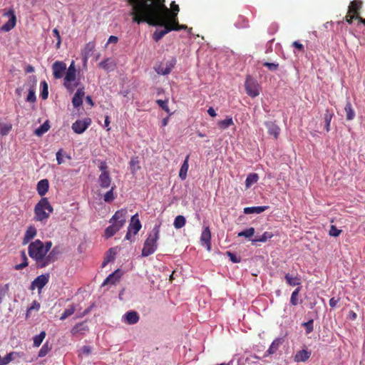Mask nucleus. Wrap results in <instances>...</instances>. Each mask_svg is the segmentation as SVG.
<instances>
[{"instance_id":"35","label":"nucleus","mask_w":365,"mask_h":365,"mask_svg":"<svg viewBox=\"0 0 365 365\" xmlns=\"http://www.w3.org/2000/svg\"><path fill=\"white\" fill-rule=\"evenodd\" d=\"M274 237V234L269 232H264L262 236L257 237L255 239H252V244H255L257 242H265L268 239H270Z\"/></svg>"},{"instance_id":"46","label":"nucleus","mask_w":365,"mask_h":365,"mask_svg":"<svg viewBox=\"0 0 365 365\" xmlns=\"http://www.w3.org/2000/svg\"><path fill=\"white\" fill-rule=\"evenodd\" d=\"M255 230L253 227H250L248 229H245L243 231L238 233V237H245L246 238H249L252 237L255 234Z\"/></svg>"},{"instance_id":"48","label":"nucleus","mask_w":365,"mask_h":365,"mask_svg":"<svg viewBox=\"0 0 365 365\" xmlns=\"http://www.w3.org/2000/svg\"><path fill=\"white\" fill-rule=\"evenodd\" d=\"M139 160H138L137 157L135 158H132L130 160V165L131 168V172L133 173H135L136 170H139L140 167L139 166Z\"/></svg>"},{"instance_id":"7","label":"nucleus","mask_w":365,"mask_h":365,"mask_svg":"<svg viewBox=\"0 0 365 365\" xmlns=\"http://www.w3.org/2000/svg\"><path fill=\"white\" fill-rule=\"evenodd\" d=\"M259 84L254 78L248 76L245 78V91L251 98H256L259 95Z\"/></svg>"},{"instance_id":"13","label":"nucleus","mask_w":365,"mask_h":365,"mask_svg":"<svg viewBox=\"0 0 365 365\" xmlns=\"http://www.w3.org/2000/svg\"><path fill=\"white\" fill-rule=\"evenodd\" d=\"M4 16H7L9 17V19L6 23H5L1 28V30L4 31H9L14 27L16 23V17L15 15V11L13 9H9L6 13L4 14Z\"/></svg>"},{"instance_id":"50","label":"nucleus","mask_w":365,"mask_h":365,"mask_svg":"<svg viewBox=\"0 0 365 365\" xmlns=\"http://www.w3.org/2000/svg\"><path fill=\"white\" fill-rule=\"evenodd\" d=\"M303 326H304L306 329L307 334L312 333L314 330V320L310 319L307 321V322L302 324Z\"/></svg>"},{"instance_id":"23","label":"nucleus","mask_w":365,"mask_h":365,"mask_svg":"<svg viewBox=\"0 0 365 365\" xmlns=\"http://www.w3.org/2000/svg\"><path fill=\"white\" fill-rule=\"evenodd\" d=\"M36 235V229L34 225H29L25 232L24 237L23 238V244L26 245V244L29 243L31 240L35 237Z\"/></svg>"},{"instance_id":"18","label":"nucleus","mask_w":365,"mask_h":365,"mask_svg":"<svg viewBox=\"0 0 365 365\" xmlns=\"http://www.w3.org/2000/svg\"><path fill=\"white\" fill-rule=\"evenodd\" d=\"M284 279L287 284L290 286H300L301 284V278L298 274L293 275V274L286 273L284 275Z\"/></svg>"},{"instance_id":"63","label":"nucleus","mask_w":365,"mask_h":365,"mask_svg":"<svg viewBox=\"0 0 365 365\" xmlns=\"http://www.w3.org/2000/svg\"><path fill=\"white\" fill-rule=\"evenodd\" d=\"M56 160H57V163L58 165H61L63 163V160L62 158V150H59L57 151L56 153Z\"/></svg>"},{"instance_id":"49","label":"nucleus","mask_w":365,"mask_h":365,"mask_svg":"<svg viewBox=\"0 0 365 365\" xmlns=\"http://www.w3.org/2000/svg\"><path fill=\"white\" fill-rule=\"evenodd\" d=\"M156 103L159 107L163 108V110H165L167 113L170 112V108L168 106L167 100L158 99Z\"/></svg>"},{"instance_id":"34","label":"nucleus","mask_w":365,"mask_h":365,"mask_svg":"<svg viewBox=\"0 0 365 365\" xmlns=\"http://www.w3.org/2000/svg\"><path fill=\"white\" fill-rule=\"evenodd\" d=\"M334 116L333 111H331L329 110H327L324 115V120L325 122V129L327 131L330 130V123L332 120V118Z\"/></svg>"},{"instance_id":"60","label":"nucleus","mask_w":365,"mask_h":365,"mask_svg":"<svg viewBox=\"0 0 365 365\" xmlns=\"http://www.w3.org/2000/svg\"><path fill=\"white\" fill-rule=\"evenodd\" d=\"M293 47L296 48L298 51L304 52V46L299 41L292 42Z\"/></svg>"},{"instance_id":"5","label":"nucleus","mask_w":365,"mask_h":365,"mask_svg":"<svg viewBox=\"0 0 365 365\" xmlns=\"http://www.w3.org/2000/svg\"><path fill=\"white\" fill-rule=\"evenodd\" d=\"M63 86L70 92H73L76 87L78 86V82L76 81V68L73 61H71L68 68H66Z\"/></svg>"},{"instance_id":"57","label":"nucleus","mask_w":365,"mask_h":365,"mask_svg":"<svg viewBox=\"0 0 365 365\" xmlns=\"http://www.w3.org/2000/svg\"><path fill=\"white\" fill-rule=\"evenodd\" d=\"M263 65L267 67L270 71H276L279 68V63H267V61H265Z\"/></svg>"},{"instance_id":"58","label":"nucleus","mask_w":365,"mask_h":365,"mask_svg":"<svg viewBox=\"0 0 365 365\" xmlns=\"http://www.w3.org/2000/svg\"><path fill=\"white\" fill-rule=\"evenodd\" d=\"M227 255L230 257L232 262H233V263L240 262V258L237 257V255L234 253H232V252L227 251Z\"/></svg>"},{"instance_id":"45","label":"nucleus","mask_w":365,"mask_h":365,"mask_svg":"<svg viewBox=\"0 0 365 365\" xmlns=\"http://www.w3.org/2000/svg\"><path fill=\"white\" fill-rule=\"evenodd\" d=\"M76 311V307L73 305L70 306L69 308H67L66 310L63 311L62 313L60 319L61 320H65L68 318V317L73 315V314Z\"/></svg>"},{"instance_id":"43","label":"nucleus","mask_w":365,"mask_h":365,"mask_svg":"<svg viewBox=\"0 0 365 365\" xmlns=\"http://www.w3.org/2000/svg\"><path fill=\"white\" fill-rule=\"evenodd\" d=\"M12 128V125L10 123L5 124L0 120V134L1 135H8Z\"/></svg>"},{"instance_id":"8","label":"nucleus","mask_w":365,"mask_h":365,"mask_svg":"<svg viewBox=\"0 0 365 365\" xmlns=\"http://www.w3.org/2000/svg\"><path fill=\"white\" fill-rule=\"evenodd\" d=\"M91 124V118H85L83 120H76L72 124V130L77 134L83 133V132L88 129L89 125Z\"/></svg>"},{"instance_id":"47","label":"nucleus","mask_w":365,"mask_h":365,"mask_svg":"<svg viewBox=\"0 0 365 365\" xmlns=\"http://www.w3.org/2000/svg\"><path fill=\"white\" fill-rule=\"evenodd\" d=\"M41 86L42 88L41 93V98L43 99H47L48 96V83L46 81H43L41 82Z\"/></svg>"},{"instance_id":"33","label":"nucleus","mask_w":365,"mask_h":365,"mask_svg":"<svg viewBox=\"0 0 365 365\" xmlns=\"http://www.w3.org/2000/svg\"><path fill=\"white\" fill-rule=\"evenodd\" d=\"M57 259V256H55V252H53L52 250L50 251V252L45 255L44 260L43 263V268L46 267V266H48L51 263L55 262V261Z\"/></svg>"},{"instance_id":"42","label":"nucleus","mask_w":365,"mask_h":365,"mask_svg":"<svg viewBox=\"0 0 365 365\" xmlns=\"http://www.w3.org/2000/svg\"><path fill=\"white\" fill-rule=\"evenodd\" d=\"M116 256V249L115 247H111L108 252V255L105 260L103 261L102 265L105 266L106 264L109 263L110 261L115 259Z\"/></svg>"},{"instance_id":"64","label":"nucleus","mask_w":365,"mask_h":365,"mask_svg":"<svg viewBox=\"0 0 365 365\" xmlns=\"http://www.w3.org/2000/svg\"><path fill=\"white\" fill-rule=\"evenodd\" d=\"M99 169L101 171V173H109L108 170V165L107 164L105 163V161H103V163H101L99 165Z\"/></svg>"},{"instance_id":"1","label":"nucleus","mask_w":365,"mask_h":365,"mask_svg":"<svg viewBox=\"0 0 365 365\" xmlns=\"http://www.w3.org/2000/svg\"><path fill=\"white\" fill-rule=\"evenodd\" d=\"M165 3V0H140L138 16L134 18V22H145L150 26L163 28L168 24L176 23L180 11L179 5L173 1L169 9Z\"/></svg>"},{"instance_id":"26","label":"nucleus","mask_w":365,"mask_h":365,"mask_svg":"<svg viewBox=\"0 0 365 365\" xmlns=\"http://www.w3.org/2000/svg\"><path fill=\"white\" fill-rule=\"evenodd\" d=\"M110 190L107 191L103 195V200L105 202H112L113 200H114L116 197V195L115 194V190L116 188V186L115 184H113L111 186L109 187Z\"/></svg>"},{"instance_id":"32","label":"nucleus","mask_w":365,"mask_h":365,"mask_svg":"<svg viewBox=\"0 0 365 365\" xmlns=\"http://www.w3.org/2000/svg\"><path fill=\"white\" fill-rule=\"evenodd\" d=\"M282 343V339H279V338H277L275 340H274L269 347L267 349V351L269 354H273L277 352V351L279 349V346Z\"/></svg>"},{"instance_id":"24","label":"nucleus","mask_w":365,"mask_h":365,"mask_svg":"<svg viewBox=\"0 0 365 365\" xmlns=\"http://www.w3.org/2000/svg\"><path fill=\"white\" fill-rule=\"evenodd\" d=\"M88 329V326L86 324L85 322H81L78 324H76L73 327V328L71 330V332L73 336H77V334H83Z\"/></svg>"},{"instance_id":"40","label":"nucleus","mask_w":365,"mask_h":365,"mask_svg":"<svg viewBox=\"0 0 365 365\" xmlns=\"http://www.w3.org/2000/svg\"><path fill=\"white\" fill-rule=\"evenodd\" d=\"M186 220L182 215H178L173 222V226L176 229H180L185 226Z\"/></svg>"},{"instance_id":"11","label":"nucleus","mask_w":365,"mask_h":365,"mask_svg":"<svg viewBox=\"0 0 365 365\" xmlns=\"http://www.w3.org/2000/svg\"><path fill=\"white\" fill-rule=\"evenodd\" d=\"M53 74L55 78H61L65 74L66 64L64 61H56L52 65Z\"/></svg>"},{"instance_id":"39","label":"nucleus","mask_w":365,"mask_h":365,"mask_svg":"<svg viewBox=\"0 0 365 365\" xmlns=\"http://www.w3.org/2000/svg\"><path fill=\"white\" fill-rule=\"evenodd\" d=\"M259 179L257 173H250L245 179V186L250 187L253 183L257 182Z\"/></svg>"},{"instance_id":"20","label":"nucleus","mask_w":365,"mask_h":365,"mask_svg":"<svg viewBox=\"0 0 365 365\" xmlns=\"http://www.w3.org/2000/svg\"><path fill=\"white\" fill-rule=\"evenodd\" d=\"M200 241L205 244L207 250H210L211 247V232L209 227H205L201 235Z\"/></svg>"},{"instance_id":"25","label":"nucleus","mask_w":365,"mask_h":365,"mask_svg":"<svg viewBox=\"0 0 365 365\" xmlns=\"http://www.w3.org/2000/svg\"><path fill=\"white\" fill-rule=\"evenodd\" d=\"M128 3L130 4L132 9L130 12V16H132L133 21L134 22V18L138 16L140 9V0H127Z\"/></svg>"},{"instance_id":"3","label":"nucleus","mask_w":365,"mask_h":365,"mask_svg":"<svg viewBox=\"0 0 365 365\" xmlns=\"http://www.w3.org/2000/svg\"><path fill=\"white\" fill-rule=\"evenodd\" d=\"M159 233L160 227L159 225H155L144 242V246L141 252L142 256L147 257L155 252L158 247Z\"/></svg>"},{"instance_id":"31","label":"nucleus","mask_w":365,"mask_h":365,"mask_svg":"<svg viewBox=\"0 0 365 365\" xmlns=\"http://www.w3.org/2000/svg\"><path fill=\"white\" fill-rule=\"evenodd\" d=\"M346 115V120H352L354 118L355 113L350 101H347L344 107Z\"/></svg>"},{"instance_id":"19","label":"nucleus","mask_w":365,"mask_h":365,"mask_svg":"<svg viewBox=\"0 0 365 365\" xmlns=\"http://www.w3.org/2000/svg\"><path fill=\"white\" fill-rule=\"evenodd\" d=\"M123 317L125 319V322L128 324H137V322L140 319V317L138 314V312L135 311L127 312L123 316Z\"/></svg>"},{"instance_id":"10","label":"nucleus","mask_w":365,"mask_h":365,"mask_svg":"<svg viewBox=\"0 0 365 365\" xmlns=\"http://www.w3.org/2000/svg\"><path fill=\"white\" fill-rule=\"evenodd\" d=\"M49 280V274H42L40 276L36 277L34 281L31 282V289H42L43 287L47 284Z\"/></svg>"},{"instance_id":"17","label":"nucleus","mask_w":365,"mask_h":365,"mask_svg":"<svg viewBox=\"0 0 365 365\" xmlns=\"http://www.w3.org/2000/svg\"><path fill=\"white\" fill-rule=\"evenodd\" d=\"M265 125L267 126V133L269 135L274 136V138L277 139L279 138V134L280 133V128L279 125L274 123L272 121H267L265 122Z\"/></svg>"},{"instance_id":"27","label":"nucleus","mask_w":365,"mask_h":365,"mask_svg":"<svg viewBox=\"0 0 365 365\" xmlns=\"http://www.w3.org/2000/svg\"><path fill=\"white\" fill-rule=\"evenodd\" d=\"M189 157H190V155H188L185 157V159L180 167V170L179 172V177L182 180H185L186 179V178L187 177V172H188V168H189V165H188Z\"/></svg>"},{"instance_id":"14","label":"nucleus","mask_w":365,"mask_h":365,"mask_svg":"<svg viewBox=\"0 0 365 365\" xmlns=\"http://www.w3.org/2000/svg\"><path fill=\"white\" fill-rule=\"evenodd\" d=\"M98 182L101 189H108V187L112 185V178L110 173H101L98 178Z\"/></svg>"},{"instance_id":"21","label":"nucleus","mask_w":365,"mask_h":365,"mask_svg":"<svg viewBox=\"0 0 365 365\" xmlns=\"http://www.w3.org/2000/svg\"><path fill=\"white\" fill-rule=\"evenodd\" d=\"M49 189V182L46 178L38 182L36 185V190L41 196H43Z\"/></svg>"},{"instance_id":"51","label":"nucleus","mask_w":365,"mask_h":365,"mask_svg":"<svg viewBox=\"0 0 365 365\" xmlns=\"http://www.w3.org/2000/svg\"><path fill=\"white\" fill-rule=\"evenodd\" d=\"M50 350H51V349L49 348L48 344H43L39 351L38 356L40 358L44 357V356L48 354V353L50 351Z\"/></svg>"},{"instance_id":"29","label":"nucleus","mask_w":365,"mask_h":365,"mask_svg":"<svg viewBox=\"0 0 365 365\" xmlns=\"http://www.w3.org/2000/svg\"><path fill=\"white\" fill-rule=\"evenodd\" d=\"M267 206L247 207L244 208V212L245 215H250V213H261L267 210Z\"/></svg>"},{"instance_id":"44","label":"nucleus","mask_w":365,"mask_h":365,"mask_svg":"<svg viewBox=\"0 0 365 365\" xmlns=\"http://www.w3.org/2000/svg\"><path fill=\"white\" fill-rule=\"evenodd\" d=\"M46 336V333L45 331H41L38 335L34 337V346H41L43 340L45 339Z\"/></svg>"},{"instance_id":"9","label":"nucleus","mask_w":365,"mask_h":365,"mask_svg":"<svg viewBox=\"0 0 365 365\" xmlns=\"http://www.w3.org/2000/svg\"><path fill=\"white\" fill-rule=\"evenodd\" d=\"M127 211L125 208H122L115 212L114 215L110 219L109 222H115L118 230L123 227L126 222Z\"/></svg>"},{"instance_id":"52","label":"nucleus","mask_w":365,"mask_h":365,"mask_svg":"<svg viewBox=\"0 0 365 365\" xmlns=\"http://www.w3.org/2000/svg\"><path fill=\"white\" fill-rule=\"evenodd\" d=\"M9 289V284H6L3 286H0V303L2 302L5 294H7Z\"/></svg>"},{"instance_id":"36","label":"nucleus","mask_w":365,"mask_h":365,"mask_svg":"<svg viewBox=\"0 0 365 365\" xmlns=\"http://www.w3.org/2000/svg\"><path fill=\"white\" fill-rule=\"evenodd\" d=\"M50 125L48 121L44 122L41 125H40L38 128H36L34 131V133L41 137V135L47 133V131L50 129Z\"/></svg>"},{"instance_id":"41","label":"nucleus","mask_w":365,"mask_h":365,"mask_svg":"<svg viewBox=\"0 0 365 365\" xmlns=\"http://www.w3.org/2000/svg\"><path fill=\"white\" fill-rule=\"evenodd\" d=\"M118 272V271H115V272L110 274L109 276L104 280L103 285L108 284V283L110 284H115V283L119 280V276H116V273Z\"/></svg>"},{"instance_id":"2","label":"nucleus","mask_w":365,"mask_h":365,"mask_svg":"<svg viewBox=\"0 0 365 365\" xmlns=\"http://www.w3.org/2000/svg\"><path fill=\"white\" fill-rule=\"evenodd\" d=\"M34 217L36 221L46 223L53 212V207L50 204L47 197H42L34 207Z\"/></svg>"},{"instance_id":"16","label":"nucleus","mask_w":365,"mask_h":365,"mask_svg":"<svg viewBox=\"0 0 365 365\" xmlns=\"http://www.w3.org/2000/svg\"><path fill=\"white\" fill-rule=\"evenodd\" d=\"M130 230L132 231L133 235H136L142 228V224L138 218V215L135 214L131 217L130 224L128 226Z\"/></svg>"},{"instance_id":"61","label":"nucleus","mask_w":365,"mask_h":365,"mask_svg":"<svg viewBox=\"0 0 365 365\" xmlns=\"http://www.w3.org/2000/svg\"><path fill=\"white\" fill-rule=\"evenodd\" d=\"M91 349L90 346H83L79 354L88 355L91 354Z\"/></svg>"},{"instance_id":"55","label":"nucleus","mask_w":365,"mask_h":365,"mask_svg":"<svg viewBox=\"0 0 365 365\" xmlns=\"http://www.w3.org/2000/svg\"><path fill=\"white\" fill-rule=\"evenodd\" d=\"M83 99L80 98L76 94L73 96L72 98V103L75 108H78L83 104Z\"/></svg>"},{"instance_id":"30","label":"nucleus","mask_w":365,"mask_h":365,"mask_svg":"<svg viewBox=\"0 0 365 365\" xmlns=\"http://www.w3.org/2000/svg\"><path fill=\"white\" fill-rule=\"evenodd\" d=\"M111 225L105 229L104 235L106 238L112 237L116 232H118V227L113 221L110 222Z\"/></svg>"},{"instance_id":"37","label":"nucleus","mask_w":365,"mask_h":365,"mask_svg":"<svg viewBox=\"0 0 365 365\" xmlns=\"http://www.w3.org/2000/svg\"><path fill=\"white\" fill-rule=\"evenodd\" d=\"M234 125V121L232 117H227L225 120L217 122V125L220 129H227L229 126Z\"/></svg>"},{"instance_id":"54","label":"nucleus","mask_w":365,"mask_h":365,"mask_svg":"<svg viewBox=\"0 0 365 365\" xmlns=\"http://www.w3.org/2000/svg\"><path fill=\"white\" fill-rule=\"evenodd\" d=\"M53 36H56V38H57V43H56V46L57 48H59L61 46V42H62V38L61 37L59 31L57 29H54L53 30Z\"/></svg>"},{"instance_id":"6","label":"nucleus","mask_w":365,"mask_h":365,"mask_svg":"<svg viewBox=\"0 0 365 365\" xmlns=\"http://www.w3.org/2000/svg\"><path fill=\"white\" fill-rule=\"evenodd\" d=\"M187 28L188 27L186 25L179 24L178 19H177L176 23L173 22L171 24H168L165 29L161 30L156 29L152 34V38L155 41V42H159L165 35L169 34L171 31L186 30Z\"/></svg>"},{"instance_id":"15","label":"nucleus","mask_w":365,"mask_h":365,"mask_svg":"<svg viewBox=\"0 0 365 365\" xmlns=\"http://www.w3.org/2000/svg\"><path fill=\"white\" fill-rule=\"evenodd\" d=\"M362 7V1L361 0H353L351 1V4L349 6L348 10L349 13L354 14L356 19H358L359 17V13Z\"/></svg>"},{"instance_id":"28","label":"nucleus","mask_w":365,"mask_h":365,"mask_svg":"<svg viewBox=\"0 0 365 365\" xmlns=\"http://www.w3.org/2000/svg\"><path fill=\"white\" fill-rule=\"evenodd\" d=\"M22 354L19 352H10L4 356V357H1V365H7L11 363V361L16 359V357H21Z\"/></svg>"},{"instance_id":"4","label":"nucleus","mask_w":365,"mask_h":365,"mask_svg":"<svg viewBox=\"0 0 365 365\" xmlns=\"http://www.w3.org/2000/svg\"><path fill=\"white\" fill-rule=\"evenodd\" d=\"M29 256L36 262L37 268H43L44 252L43 242L40 239L30 243L29 248Z\"/></svg>"},{"instance_id":"53","label":"nucleus","mask_w":365,"mask_h":365,"mask_svg":"<svg viewBox=\"0 0 365 365\" xmlns=\"http://www.w3.org/2000/svg\"><path fill=\"white\" fill-rule=\"evenodd\" d=\"M341 231L339 229H337L336 225H331L329 234L332 237H339L341 234Z\"/></svg>"},{"instance_id":"12","label":"nucleus","mask_w":365,"mask_h":365,"mask_svg":"<svg viewBox=\"0 0 365 365\" xmlns=\"http://www.w3.org/2000/svg\"><path fill=\"white\" fill-rule=\"evenodd\" d=\"M176 64V60L173 58L170 61H168L164 64H160L155 68V72L158 74L166 75L169 74L171 72V70L174 68V66Z\"/></svg>"},{"instance_id":"59","label":"nucleus","mask_w":365,"mask_h":365,"mask_svg":"<svg viewBox=\"0 0 365 365\" xmlns=\"http://www.w3.org/2000/svg\"><path fill=\"white\" fill-rule=\"evenodd\" d=\"M52 244L53 243L51 241H47L45 242V244L43 243V250L45 255H47L50 251L51 247H52Z\"/></svg>"},{"instance_id":"62","label":"nucleus","mask_w":365,"mask_h":365,"mask_svg":"<svg viewBox=\"0 0 365 365\" xmlns=\"http://www.w3.org/2000/svg\"><path fill=\"white\" fill-rule=\"evenodd\" d=\"M354 19H355L354 16L352 15L351 13H349V11H348L345 16V21L349 24H351Z\"/></svg>"},{"instance_id":"22","label":"nucleus","mask_w":365,"mask_h":365,"mask_svg":"<svg viewBox=\"0 0 365 365\" xmlns=\"http://www.w3.org/2000/svg\"><path fill=\"white\" fill-rule=\"evenodd\" d=\"M312 352L306 349L298 351L294 356V361L296 362H305L311 357Z\"/></svg>"},{"instance_id":"56","label":"nucleus","mask_w":365,"mask_h":365,"mask_svg":"<svg viewBox=\"0 0 365 365\" xmlns=\"http://www.w3.org/2000/svg\"><path fill=\"white\" fill-rule=\"evenodd\" d=\"M26 101L29 103H34L36 101V97L35 94V91L33 89L29 91V94L27 95Z\"/></svg>"},{"instance_id":"38","label":"nucleus","mask_w":365,"mask_h":365,"mask_svg":"<svg viewBox=\"0 0 365 365\" xmlns=\"http://www.w3.org/2000/svg\"><path fill=\"white\" fill-rule=\"evenodd\" d=\"M301 289H302V287L299 286L292 292V294L291 295V298H290V303L292 304V306H297V304L299 303V294Z\"/></svg>"}]
</instances>
